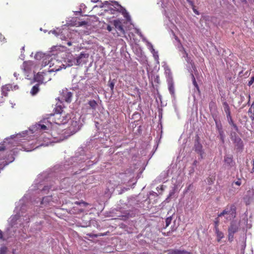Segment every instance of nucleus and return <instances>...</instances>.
<instances>
[{
	"label": "nucleus",
	"instance_id": "f257e3e1",
	"mask_svg": "<svg viewBox=\"0 0 254 254\" xmlns=\"http://www.w3.org/2000/svg\"><path fill=\"white\" fill-rule=\"evenodd\" d=\"M55 113L53 115L51 116L49 120L52 122L54 127L55 125L60 126L62 125H64L70 119V117L67 114L63 112L62 108L61 106H57L55 110Z\"/></svg>",
	"mask_w": 254,
	"mask_h": 254
},
{
	"label": "nucleus",
	"instance_id": "f03ea898",
	"mask_svg": "<svg viewBox=\"0 0 254 254\" xmlns=\"http://www.w3.org/2000/svg\"><path fill=\"white\" fill-rule=\"evenodd\" d=\"M236 206L235 204L228 205L224 209L218 214V217H224V222L231 221L236 217Z\"/></svg>",
	"mask_w": 254,
	"mask_h": 254
},
{
	"label": "nucleus",
	"instance_id": "7ed1b4c3",
	"mask_svg": "<svg viewBox=\"0 0 254 254\" xmlns=\"http://www.w3.org/2000/svg\"><path fill=\"white\" fill-rule=\"evenodd\" d=\"M35 127L37 129L45 131L48 130H54L56 127H54V125L49 120V118L40 121L39 123L35 125Z\"/></svg>",
	"mask_w": 254,
	"mask_h": 254
},
{
	"label": "nucleus",
	"instance_id": "20e7f679",
	"mask_svg": "<svg viewBox=\"0 0 254 254\" xmlns=\"http://www.w3.org/2000/svg\"><path fill=\"white\" fill-rule=\"evenodd\" d=\"M48 64L51 68L49 71H57L62 69V66H64L62 62L56 58H51L50 60L48 59Z\"/></svg>",
	"mask_w": 254,
	"mask_h": 254
},
{
	"label": "nucleus",
	"instance_id": "39448f33",
	"mask_svg": "<svg viewBox=\"0 0 254 254\" xmlns=\"http://www.w3.org/2000/svg\"><path fill=\"white\" fill-rule=\"evenodd\" d=\"M88 55L81 53L80 55L76 58L75 65H80L85 64L86 63V60L88 58Z\"/></svg>",
	"mask_w": 254,
	"mask_h": 254
},
{
	"label": "nucleus",
	"instance_id": "423d86ee",
	"mask_svg": "<svg viewBox=\"0 0 254 254\" xmlns=\"http://www.w3.org/2000/svg\"><path fill=\"white\" fill-rule=\"evenodd\" d=\"M48 72L49 71L38 72L36 75H35L34 76L35 80L38 82L41 83L46 81V79L45 76L48 75Z\"/></svg>",
	"mask_w": 254,
	"mask_h": 254
},
{
	"label": "nucleus",
	"instance_id": "0eeeda50",
	"mask_svg": "<svg viewBox=\"0 0 254 254\" xmlns=\"http://www.w3.org/2000/svg\"><path fill=\"white\" fill-rule=\"evenodd\" d=\"M115 28L121 33L124 34L125 33L122 22L121 20L117 19L114 20L113 22Z\"/></svg>",
	"mask_w": 254,
	"mask_h": 254
},
{
	"label": "nucleus",
	"instance_id": "6e6552de",
	"mask_svg": "<svg viewBox=\"0 0 254 254\" xmlns=\"http://www.w3.org/2000/svg\"><path fill=\"white\" fill-rule=\"evenodd\" d=\"M42 57L44 58L42 61V66H45L47 65H49V64H48V59L50 60L51 58V57L45 56L41 53H37L35 55V58L36 59H39V58Z\"/></svg>",
	"mask_w": 254,
	"mask_h": 254
},
{
	"label": "nucleus",
	"instance_id": "1a4fd4ad",
	"mask_svg": "<svg viewBox=\"0 0 254 254\" xmlns=\"http://www.w3.org/2000/svg\"><path fill=\"white\" fill-rule=\"evenodd\" d=\"M79 129V124L76 121H72L70 126L69 127V130L70 133L73 134L77 132Z\"/></svg>",
	"mask_w": 254,
	"mask_h": 254
},
{
	"label": "nucleus",
	"instance_id": "9d476101",
	"mask_svg": "<svg viewBox=\"0 0 254 254\" xmlns=\"http://www.w3.org/2000/svg\"><path fill=\"white\" fill-rule=\"evenodd\" d=\"M168 254H192V253L185 250L170 249L168 251Z\"/></svg>",
	"mask_w": 254,
	"mask_h": 254
},
{
	"label": "nucleus",
	"instance_id": "9b49d317",
	"mask_svg": "<svg viewBox=\"0 0 254 254\" xmlns=\"http://www.w3.org/2000/svg\"><path fill=\"white\" fill-rule=\"evenodd\" d=\"M194 147L195 152L199 154L200 158L202 159L203 158V154L204 153L202 149V145L198 142L195 144Z\"/></svg>",
	"mask_w": 254,
	"mask_h": 254
},
{
	"label": "nucleus",
	"instance_id": "f8f14e48",
	"mask_svg": "<svg viewBox=\"0 0 254 254\" xmlns=\"http://www.w3.org/2000/svg\"><path fill=\"white\" fill-rule=\"evenodd\" d=\"M224 162L225 164L229 167H232L235 165L233 157L232 155H228L225 156Z\"/></svg>",
	"mask_w": 254,
	"mask_h": 254
},
{
	"label": "nucleus",
	"instance_id": "ddd939ff",
	"mask_svg": "<svg viewBox=\"0 0 254 254\" xmlns=\"http://www.w3.org/2000/svg\"><path fill=\"white\" fill-rule=\"evenodd\" d=\"M13 86L11 84H8L3 86L1 88V94L2 96H6L8 94V92L12 90Z\"/></svg>",
	"mask_w": 254,
	"mask_h": 254
},
{
	"label": "nucleus",
	"instance_id": "4468645a",
	"mask_svg": "<svg viewBox=\"0 0 254 254\" xmlns=\"http://www.w3.org/2000/svg\"><path fill=\"white\" fill-rule=\"evenodd\" d=\"M239 230V226L236 224V222L232 221L230 223V225L228 228V232L236 233Z\"/></svg>",
	"mask_w": 254,
	"mask_h": 254
},
{
	"label": "nucleus",
	"instance_id": "2eb2a0df",
	"mask_svg": "<svg viewBox=\"0 0 254 254\" xmlns=\"http://www.w3.org/2000/svg\"><path fill=\"white\" fill-rule=\"evenodd\" d=\"M168 86V90L169 91L170 93L173 96H175V87H174V82L173 80L167 81Z\"/></svg>",
	"mask_w": 254,
	"mask_h": 254
},
{
	"label": "nucleus",
	"instance_id": "dca6fc26",
	"mask_svg": "<svg viewBox=\"0 0 254 254\" xmlns=\"http://www.w3.org/2000/svg\"><path fill=\"white\" fill-rule=\"evenodd\" d=\"M165 74L167 81L173 80L172 73L170 68L167 66L164 68Z\"/></svg>",
	"mask_w": 254,
	"mask_h": 254
},
{
	"label": "nucleus",
	"instance_id": "f3484780",
	"mask_svg": "<svg viewBox=\"0 0 254 254\" xmlns=\"http://www.w3.org/2000/svg\"><path fill=\"white\" fill-rule=\"evenodd\" d=\"M112 3H113V4H111V5L113 6L115 8L114 9L112 8H111V11L112 13L114 14L115 11H119V8L123 9L122 6L120 4H119L118 2L114 1H112ZM109 4L111 5L110 3Z\"/></svg>",
	"mask_w": 254,
	"mask_h": 254
},
{
	"label": "nucleus",
	"instance_id": "a211bd4d",
	"mask_svg": "<svg viewBox=\"0 0 254 254\" xmlns=\"http://www.w3.org/2000/svg\"><path fill=\"white\" fill-rule=\"evenodd\" d=\"M248 115L252 121H254V102L251 105L248 110Z\"/></svg>",
	"mask_w": 254,
	"mask_h": 254
},
{
	"label": "nucleus",
	"instance_id": "6ab92c4d",
	"mask_svg": "<svg viewBox=\"0 0 254 254\" xmlns=\"http://www.w3.org/2000/svg\"><path fill=\"white\" fill-rule=\"evenodd\" d=\"M217 236V240L218 242H220L221 239L224 237V234L222 232L220 231L219 229L215 230Z\"/></svg>",
	"mask_w": 254,
	"mask_h": 254
},
{
	"label": "nucleus",
	"instance_id": "aec40b11",
	"mask_svg": "<svg viewBox=\"0 0 254 254\" xmlns=\"http://www.w3.org/2000/svg\"><path fill=\"white\" fill-rule=\"evenodd\" d=\"M89 107L92 110H95L98 106V104L94 100H90L88 102Z\"/></svg>",
	"mask_w": 254,
	"mask_h": 254
},
{
	"label": "nucleus",
	"instance_id": "412c9836",
	"mask_svg": "<svg viewBox=\"0 0 254 254\" xmlns=\"http://www.w3.org/2000/svg\"><path fill=\"white\" fill-rule=\"evenodd\" d=\"M39 84H37L33 86L31 90L30 93L32 95H35L39 91Z\"/></svg>",
	"mask_w": 254,
	"mask_h": 254
},
{
	"label": "nucleus",
	"instance_id": "4be33fe9",
	"mask_svg": "<svg viewBox=\"0 0 254 254\" xmlns=\"http://www.w3.org/2000/svg\"><path fill=\"white\" fill-rule=\"evenodd\" d=\"M227 118L228 119V122H229V124L230 125H231L236 131H238V127L234 123V122L233 121V119L232 118L231 115L229 117V116L227 117Z\"/></svg>",
	"mask_w": 254,
	"mask_h": 254
},
{
	"label": "nucleus",
	"instance_id": "5701e85b",
	"mask_svg": "<svg viewBox=\"0 0 254 254\" xmlns=\"http://www.w3.org/2000/svg\"><path fill=\"white\" fill-rule=\"evenodd\" d=\"M72 93L70 92H67L65 95H64V100L66 102H70L72 97Z\"/></svg>",
	"mask_w": 254,
	"mask_h": 254
},
{
	"label": "nucleus",
	"instance_id": "b1692460",
	"mask_svg": "<svg viewBox=\"0 0 254 254\" xmlns=\"http://www.w3.org/2000/svg\"><path fill=\"white\" fill-rule=\"evenodd\" d=\"M218 130L220 138L222 142L223 143H224V138H225V135H224V131H223L221 127H218Z\"/></svg>",
	"mask_w": 254,
	"mask_h": 254
},
{
	"label": "nucleus",
	"instance_id": "393cba45",
	"mask_svg": "<svg viewBox=\"0 0 254 254\" xmlns=\"http://www.w3.org/2000/svg\"><path fill=\"white\" fill-rule=\"evenodd\" d=\"M71 211L74 213H80L84 211V209L82 208H78L76 206H74L72 208Z\"/></svg>",
	"mask_w": 254,
	"mask_h": 254
},
{
	"label": "nucleus",
	"instance_id": "a878e982",
	"mask_svg": "<svg viewBox=\"0 0 254 254\" xmlns=\"http://www.w3.org/2000/svg\"><path fill=\"white\" fill-rule=\"evenodd\" d=\"M220 217H216L214 220V230L219 229L218 226L220 222Z\"/></svg>",
	"mask_w": 254,
	"mask_h": 254
},
{
	"label": "nucleus",
	"instance_id": "bb28decb",
	"mask_svg": "<svg viewBox=\"0 0 254 254\" xmlns=\"http://www.w3.org/2000/svg\"><path fill=\"white\" fill-rule=\"evenodd\" d=\"M31 62H24L23 66L25 71H28L29 70V66L31 65Z\"/></svg>",
	"mask_w": 254,
	"mask_h": 254
},
{
	"label": "nucleus",
	"instance_id": "cd10ccee",
	"mask_svg": "<svg viewBox=\"0 0 254 254\" xmlns=\"http://www.w3.org/2000/svg\"><path fill=\"white\" fill-rule=\"evenodd\" d=\"M234 233L228 232V241L232 242L234 240Z\"/></svg>",
	"mask_w": 254,
	"mask_h": 254
},
{
	"label": "nucleus",
	"instance_id": "c85d7f7f",
	"mask_svg": "<svg viewBox=\"0 0 254 254\" xmlns=\"http://www.w3.org/2000/svg\"><path fill=\"white\" fill-rule=\"evenodd\" d=\"M191 76H192V83L193 84V85L196 88V89L198 90H199V87H198V84L196 81V80H195V78L193 75V74H191Z\"/></svg>",
	"mask_w": 254,
	"mask_h": 254
},
{
	"label": "nucleus",
	"instance_id": "c756f323",
	"mask_svg": "<svg viewBox=\"0 0 254 254\" xmlns=\"http://www.w3.org/2000/svg\"><path fill=\"white\" fill-rule=\"evenodd\" d=\"M7 251V247L5 246H2L0 248V254H5Z\"/></svg>",
	"mask_w": 254,
	"mask_h": 254
},
{
	"label": "nucleus",
	"instance_id": "7c9ffc66",
	"mask_svg": "<svg viewBox=\"0 0 254 254\" xmlns=\"http://www.w3.org/2000/svg\"><path fill=\"white\" fill-rule=\"evenodd\" d=\"M172 217L171 216L167 217L166 219L165 222H166V226L165 227H167L169 226V225L171 224L172 221Z\"/></svg>",
	"mask_w": 254,
	"mask_h": 254
},
{
	"label": "nucleus",
	"instance_id": "2f4dec72",
	"mask_svg": "<svg viewBox=\"0 0 254 254\" xmlns=\"http://www.w3.org/2000/svg\"><path fill=\"white\" fill-rule=\"evenodd\" d=\"M224 109V111H225V113L226 114L227 117H228V116L229 117L230 116H231V111H230V107L225 108Z\"/></svg>",
	"mask_w": 254,
	"mask_h": 254
},
{
	"label": "nucleus",
	"instance_id": "473e14b6",
	"mask_svg": "<svg viewBox=\"0 0 254 254\" xmlns=\"http://www.w3.org/2000/svg\"><path fill=\"white\" fill-rule=\"evenodd\" d=\"M74 204H77V205H81V204H83L84 206H86L87 205H88V203L83 201H75L74 202Z\"/></svg>",
	"mask_w": 254,
	"mask_h": 254
},
{
	"label": "nucleus",
	"instance_id": "72a5a7b5",
	"mask_svg": "<svg viewBox=\"0 0 254 254\" xmlns=\"http://www.w3.org/2000/svg\"><path fill=\"white\" fill-rule=\"evenodd\" d=\"M50 33H52L53 34L55 35L56 36H58L59 35L60 31L58 32L56 30H51L50 31Z\"/></svg>",
	"mask_w": 254,
	"mask_h": 254
},
{
	"label": "nucleus",
	"instance_id": "f704fd0d",
	"mask_svg": "<svg viewBox=\"0 0 254 254\" xmlns=\"http://www.w3.org/2000/svg\"><path fill=\"white\" fill-rule=\"evenodd\" d=\"M5 149L4 143H0V151L4 150Z\"/></svg>",
	"mask_w": 254,
	"mask_h": 254
},
{
	"label": "nucleus",
	"instance_id": "c9c22d12",
	"mask_svg": "<svg viewBox=\"0 0 254 254\" xmlns=\"http://www.w3.org/2000/svg\"><path fill=\"white\" fill-rule=\"evenodd\" d=\"M233 183L238 186H240L242 184V182L240 179H238L237 181L234 182Z\"/></svg>",
	"mask_w": 254,
	"mask_h": 254
},
{
	"label": "nucleus",
	"instance_id": "e433bc0d",
	"mask_svg": "<svg viewBox=\"0 0 254 254\" xmlns=\"http://www.w3.org/2000/svg\"><path fill=\"white\" fill-rule=\"evenodd\" d=\"M254 82V76L251 78V80L249 81L248 85H251Z\"/></svg>",
	"mask_w": 254,
	"mask_h": 254
},
{
	"label": "nucleus",
	"instance_id": "4c0bfd02",
	"mask_svg": "<svg viewBox=\"0 0 254 254\" xmlns=\"http://www.w3.org/2000/svg\"><path fill=\"white\" fill-rule=\"evenodd\" d=\"M87 24V22H86L85 21H81V22H79V23H78V25L79 26L86 25Z\"/></svg>",
	"mask_w": 254,
	"mask_h": 254
},
{
	"label": "nucleus",
	"instance_id": "58836bf2",
	"mask_svg": "<svg viewBox=\"0 0 254 254\" xmlns=\"http://www.w3.org/2000/svg\"><path fill=\"white\" fill-rule=\"evenodd\" d=\"M109 86L113 91L114 88V83L113 82H109Z\"/></svg>",
	"mask_w": 254,
	"mask_h": 254
},
{
	"label": "nucleus",
	"instance_id": "ea45409f",
	"mask_svg": "<svg viewBox=\"0 0 254 254\" xmlns=\"http://www.w3.org/2000/svg\"><path fill=\"white\" fill-rule=\"evenodd\" d=\"M223 106L224 107V109L225 108H229L230 107L228 104L226 102H224L223 103Z\"/></svg>",
	"mask_w": 254,
	"mask_h": 254
},
{
	"label": "nucleus",
	"instance_id": "a19ab883",
	"mask_svg": "<svg viewBox=\"0 0 254 254\" xmlns=\"http://www.w3.org/2000/svg\"><path fill=\"white\" fill-rule=\"evenodd\" d=\"M192 10H193V11L197 15H199V12H198V11H197L195 8V7H191Z\"/></svg>",
	"mask_w": 254,
	"mask_h": 254
},
{
	"label": "nucleus",
	"instance_id": "79ce46f5",
	"mask_svg": "<svg viewBox=\"0 0 254 254\" xmlns=\"http://www.w3.org/2000/svg\"><path fill=\"white\" fill-rule=\"evenodd\" d=\"M113 28L112 27H111L110 25H108L107 27V29L109 31V32H111L113 30Z\"/></svg>",
	"mask_w": 254,
	"mask_h": 254
},
{
	"label": "nucleus",
	"instance_id": "37998d69",
	"mask_svg": "<svg viewBox=\"0 0 254 254\" xmlns=\"http://www.w3.org/2000/svg\"><path fill=\"white\" fill-rule=\"evenodd\" d=\"M189 3L190 4V5L191 6V7H195V5L194 4V3L191 0H190L189 2Z\"/></svg>",
	"mask_w": 254,
	"mask_h": 254
},
{
	"label": "nucleus",
	"instance_id": "c03bdc74",
	"mask_svg": "<svg viewBox=\"0 0 254 254\" xmlns=\"http://www.w3.org/2000/svg\"><path fill=\"white\" fill-rule=\"evenodd\" d=\"M3 238V233L0 230V239H2Z\"/></svg>",
	"mask_w": 254,
	"mask_h": 254
},
{
	"label": "nucleus",
	"instance_id": "a18cd8bd",
	"mask_svg": "<svg viewBox=\"0 0 254 254\" xmlns=\"http://www.w3.org/2000/svg\"><path fill=\"white\" fill-rule=\"evenodd\" d=\"M250 98H251V96H250V95H249V101L248 102V105H250Z\"/></svg>",
	"mask_w": 254,
	"mask_h": 254
},
{
	"label": "nucleus",
	"instance_id": "49530a36",
	"mask_svg": "<svg viewBox=\"0 0 254 254\" xmlns=\"http://www.w3.org/2000/svg\"><path fill=\"white\" fill-rule=\"evenodd\" d=\"M67 44L68 46H70L71 45V43L70 42H67Z\"/></svg>",
	"mask_w": 254,
	"mask_h": 254
},
{
	"label": "nucleus",
	"instance_id": "de8ad7c7",
	"mask_svg": "<svg viewBox=\"0 0 254 254\" xmlns=\"http://www.w3.org/2000/svg\"><path fill=\"white\" fill-rule=\"evenodd\" d=\"M48 198V197L47 196V197H44L43 199V201H42V202L43 203V201L45 200V199H47Z\"/></svg>",
	"mask_w": 254,
	"mask_h": 254
},
{
	"label": "nucleus",
	"instance_id": "09e8293b",
	"mask_svg": "<svg viewBox=\"0 0 254 254\" xmlns=\"http://www.w3.org/2000/svg\"><path fill=\"white\" fill-rule=\"evenodd\" d=\"M98 0H92V1H93V2H96L97 1H98Z\"/></svg>",
	"mask_w": 254,
	"mask_h": 254
},
{
	"label": "nucleus",
	"instance_id": "8fccbe9b",
	"mask_svg": "<svg viewBox=\"0 0 254 254\" xmlns=\"http://www.w3.org/2000/svg\"><path fill=\"white\" fill-rule=\"evenodd\" d=\"M190 0H187V1H188V2L189 3V2L190 1Z\"/></svg>",
	"mask_w": 254,
	"mask_h": 254
},
{
	"label": "nucleus",
	"instance_id": "3c124183",
	"mask_svg": "<svg viewBox=\"0 0 254 254\" xmlns=\"http://www.w3.org/2000/svg\"><path fill=\"white\" fill-rule=\"evenodd\" d=\"M170 233V232H168L167 235H169Z\"/></svg>",
	"mask_w": 254,
	"mask_h": 254
}]
</instances>
